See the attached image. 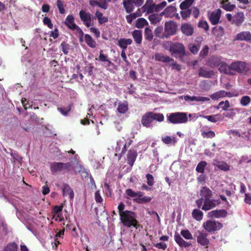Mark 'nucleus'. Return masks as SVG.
I'll use <instances>...</instances> for the list:
<instances>
[{
  "label": "nucleus",
  "instance_id": "51",
  "mask_svg": "<svg viewBox=\"0 0 251 251\" xmlns=\"http://www.w3.org/2000/svg\"><path fill=\"white\" fill-rule=\"evenodd\" d=\"M75 173H87L86 169L79 162H77L75 166Z\"/></svg>",
  "mask_w": 251,
  "mask_h": 251
},
{
  "label": "nucleus",
  "instance_id": "64",
  "mask_svg": "<svg viewBox=\"0 0 251 251\" xmlns=\"http://www.w3.org/2000/svg\"><path fill=\"white\" fill-rule=\"evenodd\" d=\"M209 51V47L208 46L205 45L203 49L200 51V56L201 57H204L208 54Z\"/></svg>",
  "mask_w": 251,
  "mask_h": 251
},
{
  "label": "nucleus",
  "instance_id": "57",
  "mask_svg": "<svg viewBox=\"0 0 251 251\" xmlns=\"http://www.w3.org/2000/svg\"><path fill=\"white\" fill-rule=\"evenodd\" d=\"M189 49L192 53L193 54H196L200 49V44H198L197 45L194 44L190 45Z\"/></svg>",
  "mask_w": 251,
  "mask_h": 251
},
{
  "label": "nucleus",
  "instance_id": "11",
  "mask_svg": "<svg viewBox=\"0 0 251 251\" xmlns=\"http://www.w3.org/2000/svg\"><path fill=\"white\" fill-rule=\"evenodd\" d=\"M79 16L81 21L87 27H89L92 25V19L90 13L81 10L79 11Z\"/></svg>",
  "mask_w": 251,
  "mask_h": 251
},
{
  "label": "nucleus",
  "instance_id": "52",
  "mask_svg": "<svg viewBox=\"0 0 251 251\" xmlns=\"http://www.w3.org/2000/svg\"><path fill=\"white\" fill-rule=\"evenodd\" d=\"M207 165L206 161H202L200 162L196 167V171L198 173H204V168Z\"/></svg>",
  "mask_w": 251,
  "mask_h": 251
},
{
  "label": "nucleus",
  "instance_id": "19",
  "mask_svg": "<svg viewBox=\"0 0 251 251\" xmlns=\"http://www.w3.org/2000/svg\"><path fill=\"white\" fill-rule=\"evenodd\" d=\"M154 59L156 61L163 63H170L174 61V59L173 58L160 53H156L155 54Z\"/></svg>",
  "mask_w": 251,
  "mask_h": 251
},
{
  "label": "nucleus",
  "instance_id": "18",
  "mask_svg": "<svg viewBox=\"0 0 251 251\" xmlns=\"http://www.w3.org/2000/svg\"><path fill=\"white\" fill-rule=\"evenodd\" d=\"M221 62V57L212 56L208 59L207 65L212 68H214L218 67Z\"/></svg>",
  "mask_w": 251,
  "mask_h": 251
},
{
  "label": "nucleus",
  "instance_id": "33",
  "mask_svg": "<svg viewBox=\"0 0 251 251\" xmlns=\"http://www.w3.org/2000/svg\"><path fill=\"white\" fill-rule=\"evenodd\" d=\"M244 21V15L242 12L236 13L234 17L233 20V23L237 26L240 25Z\"/></svg>",
  "mask_w": 251,
  "mask_h": 251
},
{
  "label": "nucleus",
  "instance_id": "2",
  "mask_svg": "<svg viewBox=\"0 0 251 251\" xmlns=\"http://www.w3.org/2000/svg\"><path fill=\"white\" fill-rule=\"evenodd\" d=\"M164 119L163 114L147 112L142 116L141 123L144 126L149 127L154 120L160 122L163 121Z\"/></svg>",
  "mask_w": 251,
  "mask_h": 251
},
{
  "label": "nucleus",
  "instance_id": "22",
  "mask_svg": "<svg viewBox=\"0 0 251 251\" xmlns=\"http://www.w3.org/2000/svg\"><path fill=\"white\" fill-rule=\"evenodd\" d=\"M175 241L176 242L180 247L186 248L192 246L191 242L184 241L183 238L181 237L180 235L178 233H176L175 235Z\"/></svg>",
  "mask_w": 251,
  "mask_h": 251
},
{
  "label": "nucleus",
  "instance_id": "26",
  "mask_svg": "<svg viewBox=\"0 0 251 251\" xmlns=\"http://www.w3.org/2000/svg\"><path fill=\"white\" fill-rule=\"evenodd\" d=\"M100 1L101 2H100L96 0H89V3L92 6H98L104 10L106 9L108 7V4L106 0H100Z\"/></svg>",
  "mask_w": 251,
  "mask_h": 251
},
{
  "label": "nucleus",
  "instance_id": "43",
  "mask_svg": "<svg viewBox=\"0 0 251 251\" xmlns=\"http://www.w3.org/2000/svg\"><path fill=\"white\" fill-rule=\"evenodd\" d=\"M210 98L213 100H218L220 98L225 97L224 90L217 91L210 95Z\"/></svg>",
  "mask_w": 251,
  "mask_h": 251
},
{
  "label": "nucleus",
  "instance_id": "59",
  "mask_svg": "<svg viewBox=\"0 0 251 251\" xmlns=\"http://www.w3.org/2000/svg\"><path fill=\"white\" fill-rule=\"evenodd\" d=\"M199 27L203 28L205 31L209 30V25L206 21H200L198 25Z\"/></svg>",
  "mask_w": 251,
  "mask_h": 251
},
{
  "label": "nucleus",
  "instance_id": "54",
  "mask_svg": "<svg viewBox=\"0 0 251 251\" xmlns=\"http://www.w3.org/2000/svg\"><path fill=\"white\" fill-rule=\"evenodd\" d=\"M192 13V10L190 9H187L185 10H182L180 12V14L183 20L186 19L187 18L189 17L190 15Z\"/></svg>",
  "mask_w": 251,
  "mask_h": 251
},
{
  "label": "nucleus",
  "instance_id": "32",
  "mask_svg": "<svg viewBox=\"0 0 251 251\" xmlns=\"http://www.w3.org/2000/svg\"><path fill=\"white\" fill-rule=\"evenodd\" d=\"M126 195V198H136L138 197L143 196V192L138 191L135 192L133 191L131 189H127L125 191Z\"/></svg>",
  "mask_w": 251,
  "mask_h": 251
},
{
  "label": "nucleus",
  "instance_id": "30",
  "mask_svg": "<svg viewBox=\"0 0 251 251\" xmlns=\"http://www.w3.org/2000/svg\"><path fill=\"white\" fill-rule=\"evenodd\" d=\"M132 35L137 44H141L142 41V32L141 30H134L132 32Z\"/></svg>",
  "mask_w": 251,
  "mask_h": 251
},
{
  "label": "nucleus",
  "instance_id": "23",
  "mask_svg": "<svg viewBox=\"0 0 251 251\" xmlns=\"http://www.w3.org/2000/svg\"><path fill=\"white\" fill-rule=\"evenodd\" d=\"M218 70L221 73L230 75H233V73L231 72L230 65L228 66L224 62H221V64L219 66Z\"/></svg>",
  "mask_w": 251,
  "mask_h": 251
},
{
  "label": "nucleus",
  "instance_id": "28",
  "mask_svg": "<svg viewBox=\"0 0 251 251\" xmlns=\"http://www.w3.org/2000/svg\"><path fill=\"white\" fill-rule=\"evenodd\" d=\"M63 196H69L70 199H73L74 197L73 190L67 184H64L62 187Z\"/></svg>",
  "mask_w": 251,
  "mask_h": 251
},
{
  "label": "nucleus",
  "instance_id": "13",
  "mask_svg": "<svg viewBox=\"0 0 251 251\" xmlns=\"http://www.w3.org/2000/svg\"><path fill=\"white\" fill-rule=\"evenodd\" d=\"M227 215V212L225 209L212 210L208 213V216L211 218H226Z\"/></svg>",
  "mask_w": 251,
  "mask_h": 251
},
{
  "label": "nucleus",
  "instance_id": "62",
  "mask_svg": "<svg viewBox=\"0 0 251 251\" xmlns=\"http://www.w3.org/2000/svg\"><path fill=\"white\" fill-rule=\"evenodd\" d=\"M43 23L45 25H47L49 28L50 29L53 28V25L51 23V21L50 19L48 17H45L43 19Z\"/></svg>",
  "mask_w": 251,
  "mask_h": 251
},
{
  "label": "nucleus",
  "instance_id": "6",
  "mask_svg": "<svg viewBox=\"0 0 251 251\" xmlns=\"http://www.w3.org/2000/svg\"><path fill=\"white\" fill-rule=\"evenodd\" d=\"M144 0H124L123 6L126 13H131L134 9V6L139 7L142 5Z\"/></svg>",
  "mask_w": 251,
  "mask_h": 251
},
{
  "label": "nucleus",
  "instance_id": "35",
  "mask_svg": "<svg viewBox=\"0 0 251 251\" xmlns=\"http://www.w3.org/2000/svg\"><path fill=\"white\" fill-rule=\"evenodd\" d=\"M132 41L131 39L122 38L118 40L117 45L124 50L127 46L131 44Z\"/></svg>",
  "mask_w": 251,
  "mask_h": 251
},
{
  "label": "nucleus",
  "instance_id": "34",
  "mask_svg": "<svg viewBox=\"0 0 251 251\" xmlns=\"http://www.w3.org/2000/svg\"><path fill=\"white\" fill-rule=\"evenodd\" d=\"M199 75L204 78H210L214 75L213 71H207L201 67L199 70Z\"/></svg>",
  "mask_w": 251,
  "mask_h": 251
},
{
  "label": "nucleus",
  "instance_id": "47",
  "mask_svg": "<svg viewBox=\"0 0 251 251\" xmlns=\"http://www.w3.org/2000/svg\"><path fill=\"white\" fill-rule=\"evenodd\" d=\"M216 167L224 171H227L229 170V165L223 161L218 162L216 164Z\"/></svg>",
  "mask_w": 251,
  "mask_h": 251
},
{
  "label": "nucleus",
  "instance_id": "61",
  "mask_svg": "<svg viewBox=\"0 0 251 251\" xmlns=\"http://www.w3.org/2000/svg\"><path fill=\"white\" fill-rule=\"evenodd\" d=\"M251 102V98L250 97L246 96L241 98L240 103L244 106L247 105Z\"/></svg>",
  "mask_w": 251,
  "mask_h": 251
},
{
  "label": "nucleus",
  "instance_id": "8",
  "mask_svg": "<svg viewBox=\"0 0 251 251\" xmlns=\"http://www.w3.org/2000/svg\"><path fill=\"white\" fill-rule=\"evenodd\" d=\"M72 165L70 162L63 163L62 162H54L50 165V169L52 172H61L70 170Z\"/></svg>",
  "mask_w": 251,
  "mask_h": 251
},
{
  "label": "nucleus",
  "instance_id": "36",
  "mask_svg": "<svg viewBox=\"0 0 251 251\" xmlns=\"http://www.w3.org/2000/svg\"><path fill=\"white\" fill-rule=\"evenodd\" d=\"M162 141L165 144L175 145L177 142V139L176 137L174 136H166L162 137Z\"/></svg>",
  "mask_w": 251,
  "mask_h": 251
},
{
  "label": "nucleus",
  "instance_id": "3",
  "mask_svg": "<svg viewBox=\"0 0 251 251\" xmlns=\"http://www.w3.org/2000/svg\"><path fill=\"white\" fill-rule=\"evenodd\" d=\"M196 202L199 209L201 208L204 211H208L219 205L220 203V201L211 199L210 198L206 199L200 198L197 200Z\"/></svg>",
  "mask_w": 251,
  "mask_h": 251
},
{
  "label": "nucleus",
  "instance_id": "9",
  "mask_svg": "<svg viewBox=\"0 0 251 251\" xmlns=\"http://www.w3.org/2000/svg\"><path fill=\"white\" fill-rule=\"evenodd\" d=\"M177 27L176 24L173 21L166 22L164 26L166 38L175 35L177 31Z\"/></svg>",
  "mask_w": 251,
  "mask_h": 251
},
{
  "label": "nucleus",
  "instance_id": "25",
  "mask_svg": "<svg viewBox=\"0 0 251 251\" xmlns=\"http://www.w3.org/2000/svg\"><path fill=\"white\" fill-rule=\"evenodd\" d=\"M200 116L212 123H216L219 121H223L224 119L223 116L220 114L207 116L201 115Z\"/></svg>",
  "mask_w": 251,
  "mask_h": 251
},
{
  "label": "nucleus",
  "instance_id": "58",
  "mask_svg": "<svg viewBox=\"0 0 251 251\" xmlns=\"http://www.w3.org/2000/svg\"><path fill=\"white\" fill-rule=\"evenodd\" d=\"M140 15H137L136 13H131L129 15H126V18L127 21V22L131 24L132 21L136 18L138 16H139Z\"/></svg>",
  "mask_w": 251,
  "mask_h": 251
},
{
  "label": "nucleus",
  "instance_id": "12",
  "mask_svg": "<svg viewBox=\"0 0 251 251\" xmlns=\"http://www.w3.org/2000/svg\"><path fill=\"white\" fill-rule=\"evenodd\" d=\"M198 233H199L197 236L198 243L201 246H206L207 247L210 243V241L207 238L208 234L200 231H198Z\"/></svg>",
  "mask_w": 251,
  "mask_h": 251
},
{
  "label": "nucleus",
  "instance_id": "63",
  "mask_svg": "<svg viewBox=\"0 0 251 251\" xmlns=\"http://www.w3.org/2000/svg\"><path fill=\"white\" fill-rule=\"evenodd\" d=\"M153 246L156 248L158 249L165 250L167 247V245L163 242H160L158 243L153 244Z\"/></svg>",
  "mask_w": 251,
  "mask_h": 251
},
{
  "label": "nucleus",
  "instance_id": "15",
  "mask_svg": "<svg viewBox=\"0 0 251 251\" xmlns=\"http://www.w3.org/2000/svg\"><path fill=\"white\" fill-rule=\"evenodd\" d=\"M132 140H129L128 141H127L124 144H123V142H122L121 140H119L118 142H117V146L116 147V152H118L119 151H120V150H121V146L122 145H123V147L122 148V151L120 154L119 159H120L121 156L122 155H123L126 153V147H129L131 145V144H132Z\"/></svg>",
  "mask_w": 251,
  "mask_h": 251
},
{
  "label": "nucleus",
  "instance_id": "50",
  "mask_svg": "<svg viewBox=\"0 0 251 251\" xmlns=\"http://www.w3.org/2000/svg\"><path fill=\"white\" fill-rule=\"evenodd\" d=\"M180 235L186 240L193 239V235L189 230H182L180 231Z\"/></svg>",
  "mask_w": 251,
  "mask_h": 251
},
{
  "label": "nucleus",
  "instance_id": "46",
  "mask_svg": "<svg viewBox=\"0 0 251 251\" xmlns=\"http://www.w3.org/2000/svg\"><path fill=\"white\" fill-rule=\"evenodd\" d=\"M144 36L146 40L151 41L153 37L151 29L149 27H146L144 31Z\"/></svg>",
  "mask_w": 251,
  "mask_h": 251
},
{
  "label": "nucleus",
  "instance_id": "7",
  "mask_svg": "<svg viewBox=\"0 0 251 251\" xmlns=\"http://www.w3.org/2000/svg\"><path fill=\"white\" fill-rule=\"evenodd\" d=\"M170 52L172 54H178L180 56H183L185 55V48L182 43L172 42Z\"/></svg>",
  "mask_w": 251,
  "mask_h": 251
},
{
  "label": "nucleus",
  "instance_id": "16",
  "mask_svg": "<svg viewBox=\"0 0 251 251\" xmlns=\"http://www.w3.org/2000/svg\"><path fill=\"white\" fill-rule=\"evenodd\" d=\"M137 152L134 149H130L127 154V163L129 165L130 169L134 164V163L137 156Z\"/></svg>",
  "mask_w": 251,
  "mask_h": 251
},
{
  "label": "nucleus",
  "instance_id": "40",
  "mask_svg": "<svg viewBox=\"0 0 251 251\" xmlns=\"http://www.w3.org/2000/svg\"><path fill=\"white\" fill-rule=\"evenodd\" d=\"M147 25H148V22L143 18H138L135 22V26L138 28H142Z\"/></svg>",
  "mask_w": 251,
  "mask_h": 251
},
{
  "label": "nucleus",
  "instance_id": "31",
  "mask_svg": "<svg viewBox=\"0 0 251 251\" xmlns=\"http://www.w3.org/2000/svg\"><path fill=\"white\" fill-rule=\"evenodd\" d=\"M201 198L206 199L211 198L212 197L213 193L212 191L206 187H203L200 191Z\"/></svg>",
  "mask_w": 251,
  "mask_h": 251
},
{
  "label": "nucleus",
  "instance_id": "44",
  "mask_svg": "<svg viewBox=\"0 0 251 251\" xmlns=\"http://www.w3.org/2000/svg\"><path fill=\"white\" fill-rule=\"evenodd\" d=\"M162 31H163L162 26H157L154 30L155 35L156 37H159L161 39L166 38L165 32H164V33H163Z\"/></svg>",
  "mask_w": 251,
  "mask_h": 251
},
{
  "label": "nucleus",
  "instance_id": "39",
  "mask_svg": "<svg viewBox=\"0 0 251 251\" xmlns=\"http://www.w3.org/2000/svg\"><path fill=\"white\" fill-rule=\"evenodd\" d=\"M156 5L154 3H151L148 4L146 3L142 7L143 10L144 12H146L147 13H152L154 10L156 9Z\"/></svg>",
  "mask_w": 251,
  "mask_h": 251
},
{
  "label": "nucleus",
  "instance_id": "10",
  "mask_svg": "<svg viewBox=\"0 0 251 251\" xmlns=\"http://www.w3.org/2000/svg\"><path fill=\"white\" fill-rule=\"evenodd\" d=\"M230 68H231V70H233L239 73L247 72L249 70L247 63L240 61L232 62L230 64Z\"/></svg>",
  "mask_w": 251,
  "mask_h": 251
},
{
  "label": "nucleus",
  "instance_id": "5",
  "mask_svg": "<svg viewBox=\"0 0 251 251\" xmlns=\"http://www.w3.org/2000/svg\"><path fill=\"white\" fill-rule=\"evenodd\" d=\"M203 226L207 232L213 233L221 229L223 225L218 221L208 220L203 223Z\"/></svg>",
  "mask_w": 251,
  "mask_h": 251
},
{
  "label": "nucleus",
  "instance_id": "53",
  "mask_svg": "<svg viewBox=\"0 0 251 251\" xmlns=\"http://www.w3.org/2000/svg\"><path fill=\"white\" fill-rule=\"evenodd\" d=\"M222 7L226 11H231L235 8V5L231 4L230 2L226 3L224 1Z\"/></svg>",
  "mask_w": 251,
  "mask_h": 251
},
{
  "label": "nucleus",
  "instance_id": "17",
  "mask_svg": "<svg viewBox=\"0 0 251 251\" xmlns=\"http://www.w3.org/2000/svg\"><path fill=\"white\" fill-rule=\"evenodd\" d=\"M180 30L182 33L187 36H191L194 33L193 27L188 23H184L181 25Z\"/></svg>",
  "mask_w": 251,
  "mask_h": 251
},
{
  "label": "nucleus",
  "instance_id": "60",
  "mask_svg": "<svg viewBox=\"0 0 251 251\" xmlns=\"http://www.w3.org/2000/svg\"><path fill=\"white\" fill-rule=\"evenodd\" d=\"M56 3L60 13L64 14L65 12V10L64 7L63 2L61 0H57Z\"/></svg>",
  "mask_w": 251,
  "mask_h": 251
},
{
  "label": "nucleus",
  "instance_id": "1",
  "mask_svg": "<svg viewBox=\"0 0 251 251\" xmlns=\"http://www.w3.org/2000/svg\"><path fill=\"white\" fill-rule=\"evenodd\" d=\"M120 220L122 224L127 227L133 226L137 228L139 225L135 219V213L132 211L126 210L120 213Z\"/></svg>",
  "mask_w": 251,
  "mask_h": 251
},
{
  "label": "nucleus",
  "instance_id": "4",
  "mask_svg": "<svg viewBox=\"0 0 251 251\" xmlns=\"http://www.w3.org/2000/svg\"><path fill=\"white\" fill-rule=\"evenodd\" d=\"M169 122L173 124H185L188 121V116L185 112H174L167 115Z\"/></svg>",
  "mask_w": 251,
  "mask_h": 251
},
{
  "label": "nucleus",
  "instance_id": "24",
  "mask_svg": "<svg viewBox=\"0 0 251 251\" xmlns=\"http://www.w3.org/2000/svg\"><path fill=\"white\" fill-rule=\"evenodd\" d=\"M176 8L174 6L170 5L166 7L164 11L161 13V15H164L166 17H172L176 14Z\"/></svg>",
  "mask_w": 251,
  "mask_h": 251
},
{
  "label": "nucleus",
  "instance_id": "48",
  "mask_svg": "<svg viewBox=\"0 0 251 251\" xmlns=\"http://www.w3.org/2000/svg\"><path fill=\"white\" fill-rule=\"evenodd\" d=\"M149 20L152 24H156L160 21V16L157 14H152L149 17Z\"/></svg>",
  "mask_w": 251,
  "mask_h": 251
},
{
  "label": "nucleus",
  "instance_id": "21",
  "mask_svg": "<svg viewBox=\"0 0 251 251\" xmlns=\"http://www.w3.org/2000/svg\"><path fill=\"white\" fill-rule=\"evenodd\" d=\"M183 99L185 101H208L210 100V99L208 97H196V96H190L189 95H186L183 96Z\"/></svg>",
  "mask_w": 251,
  "mask_h": 251
},
{
  "label": "nucleus",
  "instance_id": "14",
  "mask_svg": "<svg viewBox=\"0 0 251 251\" xmlns=\"http://www.w3.org/2000/svg\"><path fill=\"white\" fill-rule=\"evenodd\" d=\"M221 15V10L220 9L213 11L209 16V21L213 25H217L220 21Z\"/></svg>",
  "mask_w": 251,
  "mask_h": 251
},
{
  "label": "nucleus",
  "instance_id": "41",
  "mask_svg": "<svg viewBox=\"0 0 251 251\" xmlns=\"http://www.w3.org/2000/svg\"><path fill=\"white\" fill-rule=\"evenodd\" d=\"M84 39L86 43L88 46L91 48H95L96 47V42L93 39L89 34H85Z\"/></svg>",
  "mask_w": 251,
  "mask_h": 251
},
{
  "label": "nucleus",
  "instance_id": "45",
  "mask_svg": "<svg viewBox=\"0 0 251 251\" xmlns=\"http://www.w3.org/2000/svg\"><path fill=\"white\" fill-rule=\"evenodd\" d=\"M18 247L15 242L9 243L4 249V251H18Z\"/></svg>",
  "mask_w": 251,
  "mask_h": 251
},
{
  "label": "nucleus",
  "instance_id": "20",
  "mask_svg": "<svg viewBox=\"0 0 251 251\" xmlns=\"http://www.w3.org/2000/svg\"><path fill=\"white\" fill-rule=\"evenodd\" d=\"M74 17L72 15L67 16L64 22V24L70 29L75 30V28L77 27V25L75 23Z\"/></svg>",
  "mask_w": 251,
  "mask_h": 251
},
{
  "label": "nucleus",
  "instance_id": "37",
  "mask_svg": "<svg viewBox=\"0 0 251 251\" xmlns=\"http://www.w3.org/2000/svg\"><path fill=\"white\" fill-rule=\"evenodd\" d=\"M151 198L147 196L138 197V198L133 199L134 202L138 203H146L150 202L151 200Z\"/></svg>",
  "mask_w": 251,
  "mask_h": 251
},
{
  "label": "nucleus",
  "instance_id": "29",
  "mask_svg": "<svg viewBox=\"0 0 251 251\" xmlns=\"http://www.w3.org/2000/svg\"><path fill=\"white\" fill-rule=\"evenodd\" d=\"M128 110V102L125 100L124 102H119L117 111L120 114H125Z\"/></svg>",
  "mask_w": 251,
  "mask_h": 251
},
{
  "label": "nucleus",
  "instance_id": "55",
  "mask_svg": "<svg viewBox=\"0 0 251 251\" xmlns=\"http://www.w3.org/2000/svg\"><path fill=\"white\" fill-rule=\"evenodd\" d=\"M201 134L203 138H212L215 136V133L212 130L208 132L202 131Z\"/></svg>",
  "mask_w": 251,
  "mask_h": 251
},
{
  "label": "nucleus",
  "instance_id": "38",
  "mask_svg": "<svg viewBox=\"0 0 251 251\" xmlns=\"http://www.w3.org/2000/svg\"><path fill=\"white\" fill-rule=\"evenodd\" d=\"M192 215L193 218L198 221H201L203 217V213L199 209H194Z\"/></svg>",
  "mask_w": 251,
  "mask_h": 251
},
{
  "label": "nucleus",
  "instance_id": "42",
  "mask_svg": "<svg viewBox=\"0 0 251 251\" xmlns=\"http://www.w3.org/2000/svg\"><path fill=\"white\" fill-rule=\"evenodd\" d=\"M194 2V0H185L180 4L179 7L181 10L188 9Z\"/></svg>",
  "mask_w": 251,
  "mask_h": 251
},
{
  "label": "nucleus",
  "instance_id": "49",
  "mask_svg": "<svg viewBox=\"0 0 251 251\" xmlns=\"http://www.w3.org/2000/svg\"><path fill=\"white\" fill-rule=\"evenodd\" d=\"M72 106L73 104L71 103L66 108L58 107L57 108V110L63 115L67 116L68 113L71 110Z\"/></svg>",
  "mask_w": 251,
  "mask_h": 251
},
{
  "label": "nucleus",
  "instance_id": "56",
  "mask_svg": "<svg viewBox=\"0 0 251 251\" xmlns=\"http://www.w3.org/2000/svg\"><path fill=\"white\" fill-rule=\"evenodd\" d=\"M61 48L64 54H67L70 50V45L65 42H63L61 44Z\"/></svg>",
  "mask_w": 251,
  "mask_h": 251
},
{
  "label": "nucleus",
  "instance_id": "27",
  "mask_svg": "<svg viewBox=\"0 0 251 251\" xmlns=\"http://www.w3.org/2000/svg\"><path fill=\"white\" fill-rule=\"evenodd\" d=\"M235 39L240 41H250L251 40V34L249 31L240 32L237 34Z\"/></svg>",
  "mask_w": 251,
  "mask_h": 251
}]
</instances>
